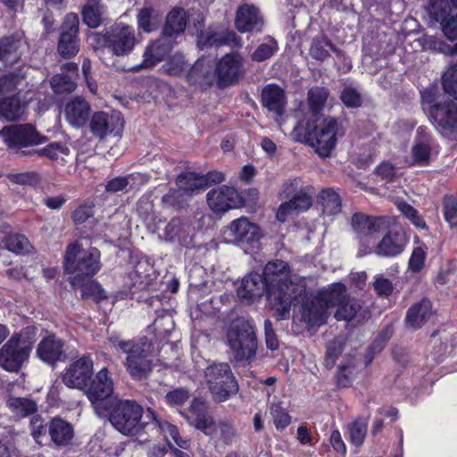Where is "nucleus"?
<instances>
[{
	"mask_svg": "<svg viewBox=\"0 0 457 457\" xmlns=\"http://www.w3.org/2000/svg\"><path fill=\"white\" fill-rule=\"evenodd\" d=\"M290 267L282 260L269 262L260 274L266 286V297L272 309H275L278 320L284 319L291 310L295 300L293 282L289 278Z\"/></svg>",
	"mask_w": 457,
	"mask_h": 457,
	"instance_id": "nucleus-1",
	"label": "nucleus"
},
{
	"mask_svg": "<svg viewBox=\"0 0 457 457\" xmlns=\"http://www.w3.org/2000/svg\"><path fill=\"white\" fill-rule=\"evenodd\" d=\"M100 411H105L111 424L122 435L143 438L149 435L150 417L152 408H144L134 400L115 399Z\"/></svg>",
	"mask_w": 457,
	"mask_h": 457,
	"instance_id": "nucleus-2",
	"label": "nucleus"
},
{
	"mask_svg": "<svg viewBox=\"0 0 457 457\" xmlns=\"http://www.w3.org/2000/svg\"><path fill=\"white\" fill-rule=\"evenodd\" d=\"M338 123L335 118H312L297 122L293 133L295 140L314 148L320 157L330 156L337 145Z\"/></svg>",
	"mask_w": 457,
	"mask_h": 457,
	"instance_id": "nucleus-3",
	"label": "nucleus"
},
{
	"mask_svg": "<svg viewBox=\"0 0 457 457\" xmlns=\"http://www.w3.org/2000/svg\"><path fill=\"white\" fill-rule=\"evenodd\" d=\"M101 267V252L98 248L91 246L84 249L79 241L72 242L66 246L63 269L65 273L74 275L69 278L72 287L93 278L98 273Z\"/></svg>",
	"mask_w": 457,
	"mask_h": 457,
	"instance_id": "nucleus-4",
	"label": "nucleus"
},
{
	"mask_svg": "<svg viewBox=\"0 0 457 457\" xmlns=\"http://www.w3.org/2000/svg\"><path fill=\"white\" fill-rule=\"evenodd\" d=\"M37 328L27 326L14 332L0 348V368L11 373H19L29 360Z\"/></svg>",
	"mask_w": 457,
	"mask_h": 457,
	"instance_id": "nucleus-5",
	"label": "nucleus"
},
{
	"mask_svg": "<svg viewBox=\"0 0 457 457\" xmlns=\"http://www.w3.org/2000/svg\"><path fill=\"white\" fill-rule=\"evenodd\" d=\"M88 40L95 51L107 50L118 57L131 54L137 43L133 26L123 22H116L101 32H91Z\"/></svg>",
	"mask_w": 457,
	"mask_h": 457,
	"instance_id": "nucleus-6",
	"label": "nucleus"
},
{
	"mask_svg": "<svg viewBox=\"0 0 457 457\" xmlns=\"http://www.w3.org/2000/svg\"><path fill=\"white\" fill-rule=\"evenodd\" d=\"M227 339L234 359L238 362L253 361L256 356L258 340L252 319H235L227 332Z\"/></svg>",
	"mask_w": 457,
	"mask_h": 457,
	"instance_id": "nucleus-7",
	"label": "nucleus"
},
{
	"mask_svg": "<svg viewBox=\"0 0 457 457\" xmlns=\"http://www.w3.org/2000/svg\"><path fill=\"white\" fill-rule=\"evenodd\" d=\"M153 349V343L146 337H142L124 353L123 366L132 380L143 381L151 375L154 366Z\"/></svg>",
	"mask_w": 457,
	"mask_h": 457,
	"instance_id": "nucleus-8",
	"label": "nucleus"
},
{
	"mask_svg": "<svg viewBox=\"0 0 457 457\" xmlns=\"http://www.w3.org/2000/svg\"><path fill=\"white\" fill-rule=\"evenodd\" d=\"M210 392L216 403H223L238 392V384L228 363L209 366L205 371Z\"/></svg>",
	"mask_w": 457,
	"mask_h": 457,
	"instance_id": "nucleus-9",
	"label": "nucleus"
},
{
	"mask_svg": "<svg viewBox=\"0 0 457 457\" xmlns=\"http://www.w3.org/2000/svg\"><path fill=\"white\" fill-rule=\"evenodd\" d=\"M245 72L244 57L239 52L225 54L216 63L214 70L216 84L219 88L237 85Z\"/></svg>",
	"mask_w": 457,
	"mask_h": 457,
	"instance_id": "nucleus-10",
	"label": "nucleus"
},
{
	"mask_svg": "<svg viewBox=\"0 0 457 457\" xmlns=\"http://www.w3.org/2000/svg\"><path fill=\"white\" fill-rule=\"evenodd\" d=\"M79 18L75 12H69L65 15L59 29L57 41V53L62 59L75 57L80 49Z\"/></svg>",
	"mask_w": 457,
	"mask_h": 457,
	"instance_id": "nucleus-11",
	"label": "nucleus"
},
{
	"mask_svg": "<svg viewBox=\"0 0 457 457\" xmlns=\"http://www.w3.org/2000/svg\"><path fill=\"white\" fill-rule=\"evenodd\" d=\"M114 383L112 375L107 368H102L87 384L83 389L87 399L94 408L100 411L107 407V404L112 401Z\"/></svg>",
	"mask_w": 457,
	"mask_h": 457,
	"instance_id": "nucleus-12",
	"label": "nucleus"
},
{
	"mask_svg": "<svg viewBox=\"0 0 457 457\" xmlns=\"http://www.w3.org/2000/svg\"><path fill=\"white\" fill-rule=\"evenodd\" d=\"M124 129V119L120 112H107L98 111L92 114L89 121V130L99 139L108 136L120 137Z\"/></svg>",
	"mask_w": 457,
	"mask_h": 457,
	"instance_id": "nucleus-13",
	"label": "nucleus"
},
{
	"mask_svg": "<svg viewBox=\"0 0 457 457\" xmlns=\"http://www.w3.org/2000/svg\"><path fill=\"white\" fill-rule=\"evenodd\" d=\"M210 209L216 213H224L231 209L243 207L245 198L233 187L222 186L212 189L206 196Z\"/></svg>",
	"mask_w": 457,
	"mask_h": 457,
	"instance_id": "nucleus-14",
	"label": "nucleus"
},
{
	"mask_svg": "<svg viewBox=\"0 0 457 457\" xmlns=\"http://www.w3.org/2000/svg\"><path fill=\"white\" fill-rule=\"evenodd\" d=\"M0 134L9 148L20 149L40 144V135L31 124L5 126Z\"/></svg>",
	"mask_w": 457,
	"mask_h": 457,
	"instance_id": "nucleus-15",
	"label": "nucleus"
},
{
	"mask_svg": "<svg viewBox=\"0 0 457 457\" xmlns=\"http://www.w3.org/2000/svg\"><path fill=\"white\" fill-rule=\"evenodd\" d=\"M94 362L90 355H82L72 361L62 376V382L69 388L83 390L93 376Z\"/></svg>",
	"mask_w": 457,
	"mask_h": 457,
	"instance_id": "nucleus-16",
	"label": "nucleus"
},
{
	"mask_svg": "<svg viewBox=\"0 0 457 457\" xmlns=\"http://www.w3.org/2000/svg\"><path fill=\"white\" fill-rule=\"evenodd\" d=\"M187 422L207 436L215 432V422L208 413V404L203 397H194L188 409L180 412Z\"/></svg>",
	"mask_w": 457,
	"mask_h": 457,
	"instance_id": "nucleus-17",
	"label": "nucleus"
},
{
	"mask_svg": "<svg viewBox=\"0 0 457 457\" xmlns=\"http://www.w3.org/2000/svg\"><path fill=\"white\" fill-rule=\"evenodd\" d=\"M65 343L54 333L44 337L36 349L37 357L45 364L54 368L65 358Z\"/></svg>",
	"mask_w": 457,
	"mask_h": 457,
	"instance_id": "nucleus-18",
	"label": "nucleus"
},
{
	"mask_svg": "<svg viewBox=\"0 0 457 457\" xmlns=\"http://www.w3.org/2000/svg\"><path fill=\"white\" fill-rule=\"evenodd\" d=\"M302 320L307 327H320L327 322L328 309L317 295H305L300 308Z\"/></svg>",
	"mask_w": 457,
	"mask_h": 457,
	"instance_id": "nucleus-19",
	"label": "nucleus"
},
{
	"mask_svg": "<svg viewBox=\"0 0 457 457\" xmlns=\"http://www.w3.org/2000/svg\"><path fill=\"white\" fill-rule=\"evenodd\" d=\"M147 417L151 419L150 425H148L149 435H146V436L143 438V441H150L152 438L163 436L164 437L170 436L176 445L182 449H187L189 447V441L180 436L177 426L162 420L155 411H149Z\"/></svg>",
	"mask_w": 457,
	"mask_h": 457,
	"instance_id": "nucleus-20",
	"label": "nucleus"
},
{
	"mask_svg": "<svg viewBox=\"0 0 457 457\" xmlns=\"http://www.w3.org/2000/svg\"><path fill=\"white\" fill-rule=\"evenodd\" d=\"M264 24L260 10L253 4H240L236 12L235 28L240 33L261 32Z\"/></svg>",
	"mask_w": 457,
	"mask_h": 457,
	"instance_id": "nucleus-21",
	"label": "nucleus"
},
{
	"mask_svg": "<svg viewBox=\"0 0 457 457\" xmlns=\"http://www.w3.org/2000/svg\"><path fill=\"white\" fill-rule=\"evenodd\" d=\"M228 236L238 245L253 246L261 238L260 228L250 222L247 218L241 217L231 221L228 227Z\"/></svg>",
	"mask_w": 457,
	"mask_h": 457,
	"instance_id": "nucleus-22",
	"label": "nucleus"
},
{
	"mask_svg": "<svg viewBox=\"0 0 457 457\" xmlns=\"http://www.w3.org/2000/svg\"><path fill=\"white\" fill-rule=\"evenodd\" d=\"M407 242L408 237L403 229H389L378 243L374 253L381 257H395L403 252Z\"/></svg>",
	"mask_w": 457,
	"mask_h": 457,
	"instance_id": "nucleus-23",
	"label": "nucleus"
},
{
	"mask_svg": "<svg viewBox=\"0 0 457 457\" xmlns=\"http://www.w3.org/2000/svg\"><path fill=\"white\" fill-rule=\"evenodd\" d=\"M429 118L443 130L457 131V104L453 100H444L432 107Z\"/></svg>",
	"mask_w": 457,
	"mask_h": 457,
	"instance_id": "nucleus-24",
	"label": "nucleus"
},
{
	"mask_svg": "<svg viewBox=\"0 0 457 457\" xmlns=\"http://www.w3.org/2000/svg\"><path fill=\"white\" fill-rule=\"evenodd\" d=\"M196 43L197 46L204 50L222 46H240L242 39L235 31L230 29L222 32L200 31L197 34Z\"/></svg>",
	"mask_w": 457,
	"mask_h": 457,
	"instance_id": "nucleus-25",
	"label": "nucleus"
},
{
	"mask_svg": "<svg viewBox=\"0 0 457 457\" xmlns=\"http://www.w3.org/2000/svg\"><path fill=\"white\" fill-rule=\"evenodd\" d=\"M260 102L263 108L277 117L284 115L287 98L285 90L275 83L267 84L261 92Z\"/></svg>",
	"mask_w": 457,
	"mask_h": 457,
	"instance_id": "nucleus-26",
	"label": "nucleus"
},
{
	"mask_svg": "<svg viewBox=\"0 0 457 457\" xmlns=\"http://www.w3.org/2000/svg\"><path fill=\"white\" fill-rule=\"evenodd\" d=\"M170 46L162 39L150 42L143 54V60L139 64L129 69V71L138 72L141 70L153 69L157 63L162 62L170 54Z\"/></svg>",
	"mask_w": 457,
	"mask_h": 457,
	"instance_id": "nucleus-27",
	"label": "nucleus"
},
{
	"mask_svg": "<svg viewBox=\"0 0 457 457\" xmlns=\"http://www.w3.org/2000/svg\"><path fill=\"white\" fill-rule=\"evenodd\" d=\"M154 267L148 260H138L128 274L127 286L132 294L147 289L153 281Z\"/></svg>",
	"mask_w": 457,
	"mask_h": 457,
	"instance_id": "nucleus-28",
	"label": "nucleus"
},
{
	"mask_svg": "<svg viewBox=\"0 0 457 457\" xmlns=\"http://www.w3.org/2000/svg\"><path fill=\"white\" fill-rule=\"evenodd\" d=\"M91 106L82 96H75L65 105L66 120L74 128H83L90 121Z\"/></svg>",
	"mask_w": 457,
	"mask_h": 457,
	"instance_id": "nucleus-29",
	"label": "nucleus"
},
{
	"mask_svg": "<svg viewBox=\"0 0 457 457\" xmlns=\"http://www.w3.org/2000/svg\"><path fill=\"white\" fill-rule=\"evenodd\" d=\"M225 180V175L218 170H212L204 176H197L195 172H182L177 177V184L185 186L194 192L198 189L219 184Z\"/></svg>",
	"mask_w": 457,
	"mask_h": 457,
	"instance_id": "nucleus-30",
	"label": "nucleus"
},
{
	"mask_svg": "<svg viewBox=\"0 0 457 457\" xmlns=\"http://www.w3.org/2000/svg\"><path fill=\"white\" fill-rule=\"evenodd\" d=\"M264 293L266 294V286L258 272H250L245 275L237 290L238 298L249 303L262 296Z\"/></svg>",
	"mask_w": 457,
	"mask_h": 457,
	"instance_id": "nucleus-31",
	"label": "nucleus"
},
{
	"mask_svg": "<svg viewBox=\"0 0 457 457\" xmlns=\"http://www.w3.org/2000/svg\"><path fill=\"white\" fill-rule=\"evenodd\" d=\"M48 435L54 446L66 447L73 440L74 428L70 422L56 416L48 422Z\"/></svg>",
	"mask_w": 457,
	"mask_h": 457,
	"instance_id": "nucleus-32",
	"label": "nucleus"
},
{
	"mask_svg": "<svg viewBox=\"0 0 457 457\" xmlns=\"http://www.w3.org/2000/svg\"><path fill=\"white\" fill-rule=\"evenodd\" d=\"M433 315L432 302L423 297L420 302L413 303L407 311L406 324L414 328H420Z\"/></svg>",
	"mask_w": 457,
	"mask_h": 457,
	"instance_id": "nucleus-33",
	"label": "nucleus"
},
{
	"mask_svg": "<svg viewBox=\"0 0 457 457\" xmlns=\"http://www.w3.org/2000/svg\"><path fill=\"white\" fill-rule=\"evenodd\" d=\"M353 230L360 236H371L383 229L385 218L369 216L361 212H355L351 220Z\"/></svg>",
	"mask_w": 457,
	"mask_h": 457,
	"instance_id": "nucleus-34",
	"label": "nucleus"
},
{
	"mask_svg": "<svg viewBox=\"0 0 457 457\" xmlns=\"http://www.w3.org/2000/svg\"><path fill=\"white\" fill-rule=\"evenodd\" d=\"M187 24V15L182 7H174L167 14L162 27V35L172 37L184 33Z\"/></svg>",
	"mask_w": 457,
	"mask_h": 457,
	"instance_id": "nucleus-35",
	"label": "nucleus"
},
{
	"mask_svg": "<svg viewBox=\"0 0 457 457\" xmlns=\"http://www.w3.org/2000/svg\"><path fill=\"white\" fill-rule=\"evenodd\" d=\"M26 104L21 101L20 93L0 99V112L8 121H18L24 116Z\"/></svg>",
	"mask_w": 457,
	"mask_h": 457,
	"instance_id": "nucleus-36",
	"label": "nucleus"
},
{
	"mask_svg": "<svg viewBox=\"0 0 457 457\" xmlns=\"http://www.w3.org/2000/svg\"><path fill=\"white\" fill-rule=\"evenodd\" d=\"M327 309L337 308L350 294L346 286L342 282H335L328 286L327 289L320 290L316 294Z\"/></svg>",
	"mask_w": 457,
	"mask_h": 457,
	"instance_id": "nucleus-37",
	"label": "nucleus"
},
{
	"mask_svg": "<svg viewBox=\"0 0 457 457\" xmlns=\"http://www.w3.org/2000/svg\"><path fill=\"white\" fill-rule=\"evenodd\" d=\"M6 406L10 411L19 419L33 416L38 410L37 403L33 399L12 395L7 398Z\"/></svg>",
	"mask_w": 457,
	"mask_h": 457,
	"instance_id": "nucleus-38",
	"label": "nucleus"
},
{
	"mask_svg": "<svg viewBox=\"0 0 457 457\" xmlns=\"http://www.w3.org/2000/svg\"><path fill=\"white\" fill-rule=\"evenodd\" d=\"M21 41L14 35L0 37V61L3 62H17L21 56Z\"/></svg>",
	"mask_w": 457,
	"mask_h": 457,
	"instance_id": "nucleus-39",
	"label": "nucleus"
},
{
	"mask_svg": "<svg viewBox=\"0 0 457 457\" xmlns=\"http://www.w3.org/2000/svg\"><path fill=\"white\" fill-rule=\"evenodd\" d=\"M318 204L327 215H335L341 212L342 200L339 194L333 188L322 189L317 196Z\"/></svg>",
	"mask_w": 457,
	"mask_h": 457,
	"instance_id": "nucleus-40",
	"label": "nucleus"
},
{
	"mask_svg": "<svg viewBox=\"0 0 457 457\" xmlns=\"http://www.w3.org/2000/svg\"><path fill=\"white\" fill-rule=\"evenodd\" d=\"M2 243L4 248L16 254L25 255L32 247L29 239L20 233H8L3 237Z\"/></svg>",
	"mask_w": 457,
	"mask_h": 457,
	"instance_id": "nucleus-41",
	"label": "nucleus"
},
{
	"mask_svg": "<svg viewBox=\"0 0 457 457\" xmlns=\"http://www.w3.org/2000/svg\"><path fill=\"white\" fill-rule=\"evenodd\" d=\"M70 153L69 148L62 142H52L40 149H33L30 151H22L21 154L23 155L34 156L37 155L39 157H46L53 161H57L59 159L60 154L68 155Z\"/></svg>",
	"mask_w": 457,
	"mask_h": 457,
	"instance_id": "nucleus-42",
	"label": "nucleus"
},
{
	"mask_svg": "<svg viewBox=\"0 0 457 457\" xmlns=\"http://www.w3.org/2000/svg\"><path fill=\"white\" fill-rule=\"evenodd\" d=\"M450 0H429L427 12L429 19L442 24L452 13Z\"/></svg>",
	"mask_w": 457,
	"mask_h": 457,
	"instance_id": "nucleus-43",
	"label": "nucleus"
},
{
	"mask_svg": "<svg viewBox=\"0 0 457 457\" xmlns=\"http://www.w3.org/2000/svg\"><path fill=\"white\" fill-rule=\"evenodd\" d=\"M81 16L83 22L90 29H96L103 23L102 12L98 0H87L82 7Z\"/></svg>",
	"mask_w": 457,
	"mask_h": 457,
	"instance_id": "nucleus-44",
	"label": "nucleus"
},
{
	"mask_svg": "<svg viewBox=\"0 0 457 457\" xmlns=\"http://www.w3.org/2000/svg\"><path fill=\"white\" fill-rule=\"evenodd\" d=\"M159 21V15L153 7H144L137 15V28L145 33L156 30Z\"/></svg>",
	"mask_w": 457,
	"mask_h": 457,
	"instance_id": "nucleus-45",
	"label": "nucleus"
},
{
	"mask_svg": "<svg viewBox=\"0 0 457 457\" xmlns=\"http://www.w3.org/2000/svg\"><path fill=\"white\" fill-rule=\"evenodd\" d=\"M333 46H336L327 36L323 34L316 36L311 44L310 55L317 61L323 62L330 56L327 47L332 51Z\"/></svg>",
	"mask_w": 457,
	"mask_h": 457,
	"instance_id": "nucleus-46",
	"label": "nucleus"
},
{
	"mask_svg": "<svg viewBox=\"0 0 457 457\" xmlns=\"http://www.w3.org/2000/svg\"><path fill=\"white\" fill-rule=\"evenodd\" d=\"M186 79L190 85L204 86L209 84L210 69L205 66L204 61L197 60L188 70Z\"/></svg>",
	"mask_w": 457,
	"mask_h": 457,
	"instance_id": "nucleus-47",
	"label": "nucleus"
},
{
	"mask_svg": "<svg viewBox=\"0 0 457 457\" xmlns=\"http://www.w3.org/2000/svg\"><path fill=\"white\" fill-rule=\"evenodd\" d=\"M433 145L426 142H416L411 146V161L410 166H427L430 162L431 152Z\"/></svg>",
	"mask_w": 457,
	"mask_h": 457,
	"instance_id": "nucleus-48",
	"label": "nucleus"
},
{
	"mask_svg": "<svg viewBox=\"0 0 457 457\" xmlns=\"http://www.w3.org/2000/svg\"><path fill=\"white\" fill-rule=\"evenodd\" d=\"M179 188H171L162 197V204L164 208L174 210L182 209L186 204V195L191 190L185 186L179 185Z\"/></svg>",
	"mask_w": 457,
	"mask_h": 457,
	"instance_id": "nucleus-49",
	"label": "nucleus"
},
{
	"mask_svg": "<svg viewBox=\"0 0 457 457\" xmlns=\"http://www.w3.org/2000/svg\"><path fill=\"white\" fill-rule=\"evenodd\" d=\"M361 309L358 301L349 295L339 305L337 306L335 318L337 320H352Z\"/></svg>",
	"mask_w": 457,
	"mask_h": 457,
	"instance_id": "nucleus-50",
	"label": "nucleus"
},
{
	"mask_svg": "<svg viewBox=\"0 0 457 457\" xmlns=\"http://www.w3.org/2000/svg\"><path fill=\"white\" fill-rule=\"evenodd\" d=\"M270 413L278 430L285 429L292 421V417L287 409L283 407L281 402L272 403L270 405Z\"/></svg>",
	"mask_w": 457,
	"mask_h": 457,
	"instance_id": "nucleus-51",
	"label": "nucleus"
},
{
	"mask_svg": "<svg viewBox=\"0 0 457 457\" xmlns=\"http://www.w3.org/2000/svg\"><path fill=\"white\" fill-rule=\"evenodd\" d=\"M76 287L81 288V298L84 300L92 299L98 303L106 298L104 290L96 281L86 280Z\"/></svg>",
	"mask_w": 457,
	"mask_h": 457,
	"instance_id": "nucleus-52",
	"label": "nucleus"
},
{
	"mask_svg": "<svg viewBox=\"0 0 457 457\" xmlns=\"http://www.w3.org/2000/svg\"><path fill=\"white\" fill-rule=\"evenodd\" d=\"M312 193L313 187L312 186H305L303 189L288 200L287 203L294 211H307L312 205Z\"/></svg>",
	"mask_w": 457,
	"mask_h": 457,
	"instance_id": "nucleus-53",
	"label": "nucleus"
},
{
	"mask_svg": "<svg viewBox=\"0 0 457 457\" xmlns=\"http://www.w3.org/2000/svg\"><path fill=\"white\" fill-rule=\"evenodd\" d=\"M278 51V42L270 37L268 43L260 44L251 54V59L256 62H262L271 58Z\"/></svg>",
	"mask_w": 457,
	"mask_h": 457,
	"instance_id": "nucleus-54",
	"label": "nucleus"
},
{
	"mask_svg": "<svg viewBox=\"0 0 457 457\" xmlns=\"http://www.w3.org/2000/svg\"><path fill=\"white\" fill-rule=\"evenodd\" d=\"M51 86L56 94H64L74 91L77 85L71 75L59 73L52 77Z\"/></svg>",
	"mask_w": 457,
	"mask_h": 457,
	"instance_id": "nucleus-55",
	"label": "nucleus"
},
{
	"mask_svg": "<svg viewBox=\"0 0 457 457\" xmlns=\"http://www.w3.org/2000/svg\"><path fill=\"white\" fill-rule=\"evenodd\" d=\"M328 96V90L323 87H314L308 91V104L312 112L323 109Z\"/></svg>",
	"mask_w": 457,
	"mask_h": 457,
	"instance_id": "nucleus-56",
	"label": "nucleus"
},
{
	"mask_svg": "<svg viewBox=\"0 0 457 457\" xmlns=\"http://www.w3.org/2000/svg\"><path fill=\"white\" fill-rule=\"evenodd\" d=\"M339 99L348 109H357L363 103L361 93L353 87H345L339 95Z\"/></svg>",
	"mask_w": 457,
	"mask_h": 457,
	"instance_id": "nucleus-57",
	"label": "nucleus"
},
{
	"mask_svg": "<svg viewBox=\"0 0 457 457\" xmlns=\"http://www.w3.org/2000/svg\"><path fill=\"white\" fill-rule=\"evenodd\" d=\"M444 218L451 228L457 226V197L445 195L443 198Z\"/></svg>",
	"mask_w": 457,
	"mask_h": 457,
	"instance_id": "nucleus-58",
	"label": "nucleus"
},
{
	"mask_svg": "<svg viewBox=\"0 0 457 457\" xmlns=\"http://www.w3.org/2000/svg\"><path fill=\"white\" fill-rule=\"evenodd\" d=\"M190 398V392L187 387L179 386L168 391L164 395L165 403L170 406H182Z\"/></svg>",
	"mask_w": 457,
	"mask_h": 457,
	"instance_id": "nucleus-59",
	"label": "nucleus"
},
{
	"mask_svg": "<svg viewBox=\"0 0 457 457\" xmlns=\"http://www.w3.org/2000/svg\"><path fill=\"white\" fill-rule=\"evenodd\" d=\"M29 427L31 431L30 434L34 440L42 445V439L48 433V422H46L41 415L36 413L30 419Z\"/></svg>",
	"mask_w": 457,
	"mask_h": 457,
	"instance_id": "nucleus-60",
	"label": "nucleus"
},
{
	"mask_svg": "<svg viewBox=\"0 0 457 457\" xmlns=\"http://www.w3.org/2000/svg\"><path fill=\"white\" fill-rule=\"evenodd\" d=\"M188 64L182 54H175L165 62L163 68L171 76H180L187 68Z\"/></svg>",
	"mask_w": 457,
	"mask_h": 457,
	"instance_id": "nucleus-61",
	"label": "nucleus"
},
{
	"mask_svg": "<svg viewBox=\"0 0 457 457\" xmlns=\"http://www.w3.org/2000/svg\"><path fill=\"white\" fill-rule=\"evenodd\" d=\"M442 85L445 91L457 100V63L444 73Z\"/></svg>",
	"mask_w": 457,
	"mask_h": 457,
	"instance_id": "nucleus-62",
	"label": "nucleus"
},
{
	"mask_svg": "<svg viewBox=\"0 0 457 457\" xmlns=\"http://www.w3.org/2000/svg\"><path fill=\"white\" fill-rule=\"evenodd\" d=\"M353 366L349 363L340 364L335 376V383L337 388H347L353 384Z\"/></svg>",
	"mask_w": 457,
	"mask_h": 457,
	"instance_id": "nucleus-63",
	"label": "nucleus"
},
{
	"mask_svg": "<svg viewBox=\"0 0 457 457\" xmlns=\"http://www.w3.org/2000/svg\"><path fill=\"white\" fill-rule=\"evenodd\" d=\"M399 211L418 228H428L424 219L419 212L406 202L398 204Z\"/></svg>",
	"mask_w": 457,
	"mask_h": 457,
	"instance_id": "nucleus-64",
	"label": "nucleus"
}]
</instances>
